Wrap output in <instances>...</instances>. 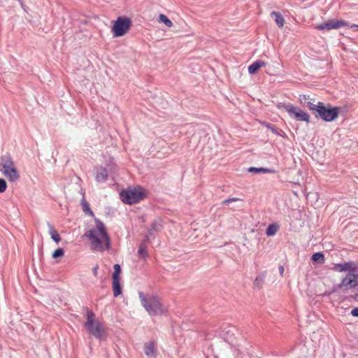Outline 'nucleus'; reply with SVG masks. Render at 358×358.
Returning a JSON list of instances; mask_svg holds the SVG:
<instances>
[{
	"mask_svg": "<svg viewBox=\"0 0 358 358\" xmlns=\"http://www.w3.org/2000/svg\"><path fill=\"white\" fill-rule=\"evenodd\" d=\"M96 179L98 182H103L108 179V171L106 168L100 167L97 169Z\"/></svg>",
	"mask_w": 358,
	"mask_h": 358,
	"instance_id": "dca6fc26",
	"label": "nucleus"
},
{
	"mask_svg": "<svg viewBox=\"0 0 358 358\" xmlns=\"http://www.w3.org/2000/svg\"><path fill=\"white\" fill-rule=\"evenodd\" d=\"M311 260L313 262L324 263V256L322 252H315L312 255Z\"/></svg>",
	"mask_w": 358,
	"mask_h": 358,
	"instance_id": "412c9836",
	"label": "nucleus"
},
{
	"mask_svg": "<svg viewBox=\"0 0 358 358\" xmlns=\"http://www.w3.org/2000/svg\"><path fill=\"white\" fill-rule=\"evenodd\" d=\"M121 273V267L119 264L114 265V272L113 273V280H120V274Z\"/></svg>",
	"mask_w": 358,
	"mask_h": 358,
	"instance_id": "bb28decb",
	"label": "nucleus"
},
{
	"mask_svg": "<svg viewBox=\"0 0 358 358\" xmlns=\"http://www.w3.org/2000/svg\"><path fill=\"white\" fill-rule=\"evenodd\" d=\"M138 253L141 257H142L144 259H145L148 257L146 246L143 243L140 245L138 250Z\"/></svg>",
	"mask_w": 358,
	"mask_h": 358,
	"instance_id": "a878e982",
	"label": "nucleus"
},
{
	"mask_svg": "<svg viewBox=\"0 0 358 358\" xmlns=\"http://www.w3.org/2000/svg\"><path fill=\"white\" fill-rule=\"evenodd\" d=\"M271 16L273 17L276 24L280 27H283L285 24V20L282 17V15L276 11H273L271 13Z\"/></svg>",
	"mask_w": 358,
	"mask_h": 358,
	"instance_id": "f3484780",
	"label": "nucleus"
},
{
	"mask_svg": "<svg viewBox=\"0 0 358 358\" xmlns=\"http://www.w3.org/2000/svg\"><path fill=\"white\" fill-rule=\"evenodd\" d=\"M280 226L277 223H273L268 226L266 229V234L268 236H274L279 230Z\"/></svg>",
	"mask_w": 358,
	"mask_h": 358,
	"instance_id": "a211bd4d",
	"label": "nucleus"
},
{
	"mask_svg": "<svg viewBox=\"0 0 358 358\" xmlns=\"http://www.w3.org/2000/svg\"><path fill=\"white\" fill-rule=\"evenodd\" d=\"M322 103V102L319 101L317 104H314L311 102H307V106L310 110L315 111L317 113V110L319 109V107L321 106Z\"/></svg>",
	"mask_w": 358,
	"mask_h": 358,
	"instance_id": "cd10ccee",
	"label": "nucleus"
},
{
	"mask_svg": "<svg viewBox=\"0 0 358 358\" xmlns=\"http://www.w3.org/2000/svg\"><path fill=\"white\" fill-rule=\"evenodd\" d=\"M15 166L13 159L10 154H6L0 159V171Z\"/></svg>",
	"mask_w": 358,
	"mask_h": 358,
	"instance_id": "4468645a",
	"label": "nucleus"
},
{
	"mask_svg": "<svg viewBox=\"0 0 358 358\" xmlns=\"http://www.w3.org/2000/svg\"><path fill=\"white\" fill-rule=\"evenodd\" d=\"M357 268L355 263L352 262H344V263H340L336 264L334 265V269L337 271H355V269Z\"/></svg>",
	"mask_w": 358,
	"mask_h": 358,
	"instance_id": "f8f14e48",
	"label": "nucleus"
},
{
	"mask_svg": "<svg viewBox=\"0 0 358 358\" xmlns=\"http://www.w3.org/2000/svg\"><path fill=\"white\" fill-rule=\"evenodd\" d=\"M120 196L123 203L131 205L143 200L146 194L141 187H134L122 190Z\"/></svg>",
	"mask_w": 358,
	"mask_h": 358,
	"instance_id": "20e7f679",
	"label": "nucleus"
},
{
	"mask_svg": "<svg viewBox=\"0 0 358 358\" xmlns=\"http://www.w3.org/2000/svg\"><path fill=\"white\" fill-rule=\"evenodd\" d=\"M138 296L142 306L151 316L162 315L166 312L159 298L156 295H147L143 292H138Z\"/></svg>",
	"mask_w": 358,
	"mask_h": 358,
	"instance_id": "f03ea898",
	"label": "nucleus"
},
{
	"mask_svg": "<svg viewBox=\"0 0 358 358\" xmlns=\"http://www.w3.org/2000/svg\"><path fill=\"white\" fill-rule=\"evenodd\" d=\"M144 352L148 358L157 357L156 343L154 341H150L144 344Z\"/></svg>",
	"mask_w": 358,
	"mask_h": 358,
	"instance_id": "9b49d317",
	"label": "nucleus"
},
{
	"mask_svg": "<svg viewBox=\"0 0 358 358\" xmlns=\"http://www.w3.org/2000/svg\"><path fill=\"white\" fill-rule=\"evenodd\" d=\"M248 171L250 173H272L273 171L269 169L265 168H256V167H250L248 169Z\"/></svg>",
	"mask_w": 358,
	"mask_h": 358,
	"instance_id": "b1692460",
	"label": "nucleus"
},
{
	"mask_svg": "<svg viewBox=\"0 0 358 358\" xmlns=\"http://www.w3.org/2000/svg\"><path fill=\"white\" fill-rule=\"evenodd\" d=\"M266 278V273L259 274L254 282V286L258 288L261 287L262 283L264 282Z\"/></svg>",
	"mask_w": 358,
	"mask_h": 358,
	"instance_id": "4be33fe9",
	"label": "nucleus"
},
{
	"mask_svg": "<svg viewBox=\"0 0 358 358\" xmlns=\"http://www.w3.org/2000/svg\"><path fill=\"white\" fill-rule=\"evenodd\" d=\"M95 224L96 227L87 231L84 236L90 241L92 250L98 252L109 250L110 239L103 223L99 219H95Z\"/></svg>",
	"mask_w": 358,
	"mask_h": 358,
	"instance_id": "f257e3e1",
	"label": "nucleus"
},
{
	"mask_svg": "<svg viewBox=\"0 0 358 358\" xmlns=\"http://www.w3.org/2000/svg\"><path fill=\"white\" fill-rule=\"evenodd\" d=\"M98 268H99V266L96 265L94 268H93V274L96 276L97 275V273H98Z\"/></svg>",
	"mask_w": 358,
	"mask_h": 358,
	"instance_id": "72a5a7b5",
	"label": "nucleus"
},
{
	"mask_svg": "<svg viewBox=\"0 0 358 358\" xmlns=\"http://www.w3.org/2000/svg\"><path fill=\"white\" fill-rule=\"evenodd\" d=\"M113 291L115 297L122 294V287L120 280H113Z\"/></svg>",
	"mask_w": 358,
	"mask_h": 358,
	"instance_id": "aec40b11",
	"label": "nucleus"
},
{
	"mask_svg": "<svg viewBox=\"0 0 358 358\" xmlns=\"http://www.w3.org/2000/svg\"><path fill=\"white\" fill-rule=\"evenodd\" d=\"M7 188V184L4 179L0 178V193H3Z\"/></svg>",
	"mask_w": 358,
	"mask_h": 358,
	"instance_id": "7c9ffc66",
	"label": "nucleus"
},
{
	"mask_svg": "<svg viewBox=\"0 0 358 358\" xmlns=\"http://www.w3.org/2000/svg\"><path fill=\"white\" fill-rule=\"evenodd\" d=\"M279 272H280L281 275H283V273H284V267L282 266H279Z\"/></svg>",
	"mask_w": 358,
	"mask_h": 358,
	"instance_id": "f704fd0d",
	"label": "nucleus"
},
{
	"mask_svg": "<svg viewBox=\"0 0 358 358\" xmlns=\"http://www.w3.org/2000/svg\"><path fill=\"white\" fill-rule=\"evenodd\" d=\"M317 114L324 121L331 122L336 119L339 114V108H331L330 105L325 106L323 103L317 110Z\"/></svg>",
	"mask_w": 358,
	"mask_h": 358,
	"instance_id": "423d86ee",
	"label": "nucleus"
},
{
	"mask_svg": "<svg viewBox=\"0 0 358 358\" xmlns=\"http://www.w3.org/2000/svg\"><path fill=\"white\" fill-rule=\"evenodd\" d=\"M266 66V62L262 61V60H257L255 62H253L251 65L248 67V72L253 75L257 73V71L262 67Z\"/></svg>",
	"mask_w": 358,
	"mask_h": 358,
	"instance_id": "2eb2a0df",
	"label": "nucleus"
},
{
	"mask_svg": "<svg viewBox=\"0 0 358 358\" xmlns=\"http://www.w3.org/2000/svg\"><path fill=\"white\" fill-rule=\"evenodd\" d=\"M282 107L289 113L290 117L297 121L309 122V115L299 108H297L292 104H283Z\"/></svg>",
	"mask_w": 358,
	"mask_h": 358,
	"instance_id": "0eeeda50",
	"label": "nucleus"
},
{
	"mask_svg": "<svg viewBox=\"0 0 358 358\" xmlns=\"http://www.w3.org/2000/svg\"><path fill=\"white\" fill-rule=\"evenodd\" d=\"M159 21L165 24L168 27L173 26V22L164 14L159 15Z\"/></svg>",
	"mask_w": 358,
	"mask_h": 358,
	"instance_id": "393cba45",
	"label": "nucleus"
},
{
	"mask_svg": "<svg viewBox=\"0 0 358 358\" xmlns=\"http://www.w3.org/2000/svg\"><path fill=\"white\" fill-rule=\"evenodd\" d=\"M262 124L264 126H265L266 128H268V129H270L271 131V132L273 133L274 134L280 136V134L278 132L277 129L275 127H273L271 124L264 122L262 123Z\"/></svg>",
	"mask_w": 358,
	"mask_h": 358,
	"instance_id": "c85d7f7f",
	"label": "nucleus"
},
{
	"mask_svg": "<svg viewBox=\"0 0 358 358\" xmlns=\"http://www.w3.org/2000/svg\"><path fill=\"white\" fill-rule=\"evenodd\" d=\"M0 171L10 182H16L20 178V173L15 166Z\"/></svg>",
	"mask_w": 358,
	"mask_h": 358,
	"instance_id": "9d476101",
	"label": "nucleus"
},
{
	"mask_svg": "<svg viewBox=\"0 0 358 358\" xmlns=\"http://www.w3.org/2000/svg\"><path fill=\"white\" fill-rule=\"evenodd\" d=\"M81 204L83 206V210L85 214L94 216V213L90 209L89 203L84 199H82Z\"/></svg>",
	"mask_w": 358,
	"mask_h": 358,
	"instance_id": "5701e85b",
	"label": "nucleus"
},
{
	"mask_svg": "<svg viewBox=\"0 0 358 358\" xmlns=\"http://www.w3.org/2000/svg\"><path fill=\"white\" fill-rule=\"evenodd\" d=\"M48 227H49V234L51 236V238L56 243H59L61 240V238H60L59 234L57 231V230L50 223H48Z\"/></svg>",
	"mask_w": 358,
	"mask_h": 358,
	"instance_id": "6ab92c4d",
	"label": "nucleus"
},
{
	"mask_svg": "<svg viewBox=\"0 0 358 358\" xmlns=\"http://www.w3.org/2000/svg\"><path fill=\"white\" fill-rule=\"evenodd\" d=\"M162 228V224L161 220H155L152 224L150 229L148 231V235L145 237V241H148L150 237H154V232L159 231Z\"/></svg>",
	"mask_w": 358,
	"mask_h": 358,
	"instance_id": "ddd939ff",
	"label": "nucleus"
},
{
	"mask_svg": "<svg viewBox=\"0 0 358 358\" xmlns=\"http://www.w3.org/2000/svg\"><path fill=\"white\" fill-rule=\"evenodd\" d=\"M358 285V272L352 271L346 275L342 280L341 282L338 285V289H351Z\"/></svg>",
	"mask_w": 358,
	"mask_h": 358,
	"instance_id": "1a4fd4ad",
	"label": "nucleus"
},
{
	"mask_svg": "<svg viewBox=\"0 0 358 358\" xmlns=\"http://www.w3.org/2000/svg\"><path fill=\"white\" fill-rule=\"evenodd\" d=\"M351 27H358V26H357V25H356V24H352V25L351 26Z\"/></svg>",
	"mask_w": 358,
	"mask_h": 358,
	"instance_id": "c9c22d12",
	"label": "nucleus"
},
{
	"mask_svg": "<svg viewBox=\"0 0 358 358\" xmlns=\"http://www.w3.org/2000/svg\"><path fill=\"white\" fill-rule=\"evenodd\" d=\"M351 315L354 317H358V307L354 308L351 310Z\"/></svg>",
	"mask_w": 358,
	"mask_h": 358,
	"instance_id": "473e14b6",
	"label": "nucleus"
},
{
	"mask_svg": "<svg viewBox=\"0 0 358 358\" xmlns=\"http://www.w3.org/2000/svg\"><path fill=\"white\" fill-rule=\"evenodd\" d=\"M238 201H243V199H239V198H236V197H232V198H229V199H227L223 200L222 203V204H229L231 202Z\"/></svg>",
	"mask_w": 358,
	"mask_h": 358,
	"instance_id": "2f4dec72",
	"label": "nucleus"
},
{
	"mask_svg": "<svg viewBox=\"0 0 358 358\" xmlns=\"http://www.w3.org/2000/svg\"><path fill=\"white\" fill-rule=\"evenodd\" d=\"M131 27V20L125 16H120L113 22L112 32L114 37L124 36Z\"/></svg>",
	"mask_w": 358,
	"mask_h": 358,
	"instance_id": "39448f33",
	"label": "nucleus"
},
{
	"mask_svg": "<svg viewBox=\"0 0 358 358\" xmlns=\"http://www.w3.org/2000/svg\"><path fill=\"white\" fill-rule=\"evenodd\" d=\"M64 250L61 248H59L56 249L54 251V252L52 253V257L53 258L61 257L64 255Z\"/></svg>",
	"mask_w": 358,
	"mask_h": 358,
	"instance_id": "c756f323",
	"label": "nucleus"
},
{
	"mask_svg": "<svg viewBox=\"0 0 358 358\" xmlns=\"http://www.w3.org/2000/svg\"><path fill=\"white\" fill-rule=\"evenodd\" d=\"M347 25L348 22L345 20L331 19L324 22L323 23L315 24L314 27L320 31H329L331 29H338L341 27H346Z\"/></svg>",
	"mask_w": 358,
	"mask_h": 358,
	"instance_id": "6e6552de",
	"label": "nucleus"
},
{
	"mask_svg": "<svg viewBox=\"0 0 358 358\" xmlns=\"http://www.w3.org/2000/svg\"><path fill=\"white\" fill-rule=\"evenodd\" d=\"M85 327L89 334L97 339H102L105 334L103 325L100 322L96 320L94 313L90 310L87 311V321L85 322Z\"/></svg>",
	"mask_w": 358,
	"mask_h": 358,
	"instance_id": "7ed1b4c3",
	"label": "nucleus"
}]
</instances>
